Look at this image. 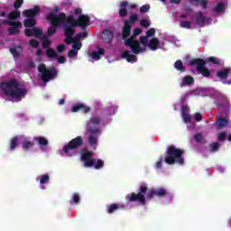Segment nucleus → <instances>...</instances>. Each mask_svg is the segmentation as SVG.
<instances>
[{
	"label": "nucleus",
	"mask_w": 231,
	"mask_h": 231,
	"mask_svg": "<svg viewBox=\"0 0 231 231\" xmlns=\"http://www.w3.org/2000/svg\"><path fill=\"white\" fill-rule=\"evenodd\" d=\"M0 89L5 97H11V98H24L28 93L26 88H21V84L16 79L1 82Z\"/></svg>",
	"instance_id": "f257e3e1"
},
{
	"label": "nucleus",
	"mask_w": 231,
	"mask_h": 231,
	"mask_svg": "<svg viewBox=\"0 0 231 231\" xmlns=\"http://www.w3.org/2000/svg\"><path fill=\"white\" fill-rule=\"evenodd\" d=\"M185 154V151L180 148H177L174 145H170L167 148L166 155L164 157V162L167 165H174L178 163V165H184L185 159L183 155Z\"/></svg>",
	"instance_id": "f03ea898"
},
{
	"label": "nucleus",
	"mask_w": 231,
	"mask_h": 231,
	"mask_svg": "<svg viewBox=\"0 0 231 231\" xmlns=\"http://www.w3.org/2000/svg\"><path fill=\"white\" fill-rule=\"evenodd\" d=\"M47 21L50 23L51 26L47 30L48 35H55L57 33V28L66 24L68 23V18H66V14L60 13L55 14L53 13L48 14L46 17Z\"/></svg>",
	"instance_id": "7ed1b4c3"
},
{
	"label": "nucleus",
	"mask_w": 231,
	"mask_h": 231,
	"mask_svg": "<svg viewBox=\"0 0 231 231\" xmlns=\"http://www.w3.org/2000/svg\"><path fill=\"white\" fill-rule=\"evenodd\" d=\"M149 191V188L145 185L140 186L138 192H132L125 196V199L127 203H139L142 207H145L147 205V199H145V195Z\"/></svg>",
	"instance_id": "20e7f679"
},
{
	"label": "nucleus",
	"mask_w": 231,
	"mask_h": 231,
	"mask_svg": "<svg viewBox=\"0 0 231 231\" xmlns=\"http://www.w3.org/2000/svg\"><path fill=\"white\" fill-rule=\"evenodd\" d=\"M82 145H84V138L80 135L77 136L63 146V152L65 156H76L77 152H75V151L80 149Z\"/></svg>",
	"instance_id": "39448f33"
},
{
	"label": "nucleus",
	"mask_w": 231,
	"mask_h": 231,
	"mask_svg": "<svg viewBox=\"0 0 231 231\" xmlns=\"http://www.w3.org/2000/svg\"><path fill=\"white\" fill-rule=\"evenodd\" d=\"M91 19L87 14H80L77 19L73 15L67 17V23L69 24L74 30L75 28H81V30H86L89 26Z\"/></svg>",
	"instance_id": "423d86ee"
},
{
	"label": "nucleus",
	"mask_w": 231,
	"mask_h": 231,
	"mask_svg": "<svg viewBox=\"0 0 231 231\" xmlns=\"http://www.w3.org/2000/svg\"><path fill=\"white\" fill-rule=\"evenodd\" d=\"M81 162H83L85 167H94L97 170L104 167V161L93 158L92 152H83L81 154Z\"/></svg>",
	"instance_id": "0eeeda50"
},
{
	"label": "nucleus",
	"mask_w": 231,
	"mask_h": 231,
	"mask_svg": "<svg viewBox=\"0 0 231 231\" xmlns=\"http://www.w3.org/2000/svg\"><path fill=\"white\" fill-rule=\"evenodd\" d=\"M38 71L39 73H42V82H45V84L50 82V80H53V79H56L57 75H59V71L55 67L46 69L44 63H41L38 66Z\"/></svg>",
	"instance_id": "6e6552de"
},
{
	"label": "nucleus",
	"mask_w": 231,
	"mask_h": 231,
	"mask_svg": "<svg viewBox=\"0 0 231 231\" xmlns=\"http://www.w3.org/2000/svg\"><path fill=\"white\" fill-rule=\"evenodd\" d=\"M125 46L130 48V50H132V53L134 55H138L142 53V51H145V50L140 45V42L136 40V35L134 33L130 38H126L125 40Z\"/></svg>",
	"instance_id": "1a4fd4ad"
},
{
	"label": "nucleus",
	"mask_w": 231,
	"mask_h": 231,
	"mask_svg": "<svg viewBox=\"0 0 231 231\" xmlns=\"http://www.w3.org/2000/svg\"><path fill=\"white\" fill-rule=\"evenodd\" d=\"M206 62L203 59H193L189 61V66L191 68H194V66H197V71L203 75V77L208 78L210 77V70L205 67Z\"/></svg>",
	"instance_id": "9d476101"
},
{
	"label": "nucleus",
	"mask_w": 231,
	"mask_h": 231,
	"mask_svg": "<svg viewBox=\"0 0 231 231\" xmlns=\"http://www.w3.org/2000/svg\"><path fill=\"white\" fill-rule=\"evenodd\" d=\"M5 24L11 26L7 29L9 35L17 37L21 33V28H23V23L19 21H5Z\"/></svg>",
	"instance_id": "9b49d317"
},
{
	"label": "nucleus",
	"mask_w": 231,
	"mask_h": 231,
	"mask_svg": "<svg viewBox=\"0 0 231 231\" xmlns=\"http://www.w3.org/2000/svg\"><path fill=\"white\" fill-rule=\"evenodd\" d=\"M51 35H44L42 37V45L43 50H47L46 51V55L49 59H57V52H55V51L51 48H50V46L51 45V42H50V37Z\"/></svg>",
	"instance_id": "f8f14e48"
},
{
	"label": "nucleus",
	"mask_w": 231,
	"mask_h": 231,
	"mask_svg": "<svg viewBox=\"0 0 231 231\" xmlns=\"http://www.w3.org/2000/svg\"><path fill=\"white\" fill-rule=\"evenodd\" d=\"M63 32L65 35L64 42H66V44H73L77 41L76 36L73 38V36L75 35V29L72 26L65 23L63 27Z\"/></svg>",
	"instance_id": "ddd939ff"
},
{
	"label": "nucleus",
	"mask_w": 231,
	"mask_h": 231,
	"mask_svg": "<svg viewBox=\"0 0 231 231\" xmlns=\"http://www.w3.org/2000/svg\"><path fill=\"white\" fill-rule=\"evenodd\" d=\"M87 133L90 134L88 137V143L90 147H97V143H98V134H100V128L87 127Z\"/></svg>",
	"instance_id": "4468645a"
},
{
	"label": "nucleus",
	"mask_w": 231,
	"mask_h": 231,
	"mask_svg": "<svg viewBox=\"0 0 231 231\" xmlns=\"http://www.w3.org/2000/svg\"><path fill=\"white\" fill-rule=\"evenodd\" d=\"M230 68H226L217 71V78L222 80V84L231 86V79L226 80V79H228V76L230 75Z\"/></svg>",
	"instance_id": "2eb2a0df"
},
{
	"label": "nucleus",
	"mask_w": 231,
	"mask_h": 231,
	"mask_svg": "<svg viewBox=\"0 0 231 231\" xmlns=\"http://www.w3.org/2000/svg\"><path fill=\"white\" fill-rule=\"evenodd\" d=\"M164 196H167V189L161 188V189H148L146 198L147 199H152V198H164Z\"/></svg>",
	"instance_id": "dca6fc26"
},
{
	"label": "nucleus",
	"mask_w": 231,
	"mask_h": 231,
	"mask_svg": "<svg viewBox=\"0 0 231 231\" xmlns=\"http://www.w3.org/2000/svg\"><path fill=\"white\" fill-rule=\"evenodd\" d=\"M132 30H133V24H130L127 20H124V27H123V31H122L123 41L129 39V35H131Z\"/></svg>",
	"instance_id": "f3484780"
},
{
	"label": "nucleus",
	"mask_w": 231,
	"mask_h": 231,
	"mask_svg": "<svg viewBox=\"0 0 231 231\" xmlns=\"http://www.w3.org/2000/svg\"><path fill=\"white\" fill-rule=\"evenodd\" d=\"M41 12V7L39 5H35L32 9H26L23 12L24 17H28V19H35L37 17V14Z\"/></svg>",
	"instance_id": "a211bd4d"
},
{
	"label": "nucleus",
	"mask_w": 231,
	"mask_h": 231,
	"mask_svg": "<svg viewBox=\"0 0 231 231\" xmlns=\"http://www.w3.org/2000/svg\"><path fill=\"white\" fill-rule=\"evenodd\" d=\"M72 113H79V111H82V113L88 114L91 111V107L86 106L84 103L76 104L71 108Z\"/></svg>",
	"instance_id": "6ab92c4d"
},
{
	"label": "nucleus",
	"mask_w": 231,
	"mask_h": 231,
	"mask_svg": "<svg viewBox=\"0 0 231 231\" xmlns=\"http://www.w3.org/2000/svg\"><path fill=\"white\" fill-rule=\"evenodd\" d=\"M102 124V117L100 116H93L87 124V127H90L91 129H98L97 126L93 125H100Z\"/></svg>",
	"instance_id": "aec40b11"
},
{
	"label": "nucleus",
	"mask_w": 231,
	"mask_h": 231,
	"mask_svg": "<svg viewBox=\"0 0 231 231\" xmlns=\"http://www.w3.org/2000/svg\"><path fill=\"white\" fill-rule=\"evenodd\" d=\"M216 106L217 109H225L230 106V102L226 97L222 96L216 101Z\"/></svg>",
	"instance_id": "412c9836"
},
{
	"label": "nucleus",
	"mask_w": 231,
	"mask_h": 231,
	"mask_svg": "<svg viewBox=\"0 0 231 231\" xmlns=\"http://www.w3.org/2000/svg\"><path fill=\"white\" fill-rule=\"evenodd\" d=\"M127 6H129V2L123 1L119 5V17L122 19L127 17Z\"/></svg>",
	"instance_id": "4be33fe9"
},
{
	"label": "nucleus",
	"mask_w": 231,
	"mask_h": 231,
	"mask_svg": "<svg viewBox=\"0 0 231 231\" xmlns=\"http://www.w3.org/2000/svg\"><path fill=\"white\" fill-rule=\"evenodd\" d=\"M101 38L104 41V42H106V43L113 42V32L109 29L105 30L101 33Z\"/></svg>",
	"instance_id": "5701e85b"
},
{
	"label": "nucleus",
	"mask_w": 231,
	"mask_h": 231,
	"mask_svg": "<svg viewBox=\"0 0 231 231\" xmlns=\"http://www.w3.org/2000/svg\"><path fill=\"white\" fill-rule=\"evenodd\" d=\"M121 57H122V59H125V60H127V62L133 63V62H136V60H138V59L136 58V55L129 53V51H124L121 53Z\"/></svg>",
	"instance_id": "b1692460"
},
{
	"label": "nucleus",
	"mask_w": 231,
	"mask_h": 231,
	"mask_svg": "<svg viewBox=\"0 0 231 231\" xmlns=\"http://www.w3.org/2000/svg\"><path fill=\"white\" fill-rule=\"evenodd\" d=\"M23 49L22 45H15L12 48H10V53L14 57L15 59L21 57V53H23Z\"/></svg>",
	"instance_id": "393cba45"
},
{
	"label": "nucleus",
	"mask_w": 231,
	"mask_h": 231,
	"mask_svg": "<svg viewBox=\"0 0 231 231\" xmlns=\"http://www.w3.org/2000/svg\"><path fill=\"white\" fill-rule=\"evenodd\" d=\"M217 129H225L228 125V119L225 117H218L215 123Z\"/></svg>",
	"instance_id": "a878e982"
},
{
	"label": "nucleus",
	"mask_w": 231,
	"mask_h": 231,
	"mask_svg": "<svg viewBox=\"0 0 231 231\" xmlns=\"http://www.w3.org/2000/svg\"><path fill=\"white\" fill-rule=\"evenodd\" d=\"M196 21H197V24L199 26H201V28L205 26V23H207V17L203 15V12L199 11L197 13Z\"/></svg>",
	"instance_id": "bb28decb"
},
{
	"label": "nucleus",
	"mask_w": 231,
	"mask_h": 231,
	"mask_svg": "<svg viewBox=\"0 0 231 231\" xmlns=\"http://www.w3.org/2000/svg\"><path fill=\"white\" fill-rule=\"evenodd\" d=\"M148 46L152 51H156L160 48V40L158 38H152L148 42Z\"/></svg>",
	"instance_id": "cd10ccee"
},
{
	"label": "nucleus",
	"mask_w": 231,
	"mask_h": 231,
	"mask_svg": "<svg viewBox=\"0 0 231 231\" xmlns=\"http://www.w3.org/2000/svg\"><path fill=\"white\" fill-rule=\"evenodd\" d=\"M7 17H8V20H5V21H17V19L21 17V11H19L18 9H15L14 11L9 13Z\"/></svg>",
	"instance_id": "c85d7f7f"
},
{
	"label": "nucleus",
	"mask_w": 231,
	"mask_h": 231,
	"mask_svg": "<svg viewBox=\"0 0 231 231\" xmlns=\"http://www.w3.org/2000/svg\"><path fill=\"white\" fill-rule=\"evenodd\" d=\"M34 142H37L38 144H40L42 147H46L50 142L48 141V139H46V137H42V136H35L33 137Z\"/></svg>",
	"instance_id": "c756f323"
},
{
	"label": "nucleus",
	"mask_w": 231,
	"mask_h": 231,
	"mask_svg": "<svg viewBox=\"0 0 231 231\" xmlns=\"http://www.w3.org/2000/svg\"><path fill=\"white\" fill-rule=\"evenodd\" d=\"M116 210H120V204L113 203L106 206L107 214H115Z\"/></svg>",
	"instance_id": "7c9ffc66"
},
{
	"label": "nucleus",
	"mask_w": 231,
	"mask_h": 231,
	"mask_svg": "<svg viewBox=\"0 0 231 231\" xmlns=\"http://www.w3.org/2000/svg\"><path fill=\"white\" fill-rule=\"evenodd\" d=\"M34 145L35 143L30 141L29 139H24L22 143L23 151H30V149L33 148Z\"/></svg>",
	"instance_id": "2f4dec72"
},
{
	"label": "nucleus",
	"mask_w": 231,
	"mask_h": 231,
	"mask_svg": "<svg viewBox=\"0 0 231 231\" xmlns=\"http://www.w3.org/2000/svg\"><path fill=\"white\" fill-rule=\"evenodd\" d=\"M37 24V21L33 18H27L23 21V26L25 28H33Z\"/></svg>",
	"instance_id": "473e14b6"
},
{
	"label": "nucleus",
	"mask_w": 231,
	"mask_h": 231,
	"mask_svg": "<svg viewBox=\"0 0 231 231\" xmlns=\"http://www.w3.org/2000/svg\"><path fill=\"white\" fill-rule=\"evenodd\" d=\"M174 68L177 69V71H180V73H185L186 71L185 66H183V61H181V60H178L174 63Z\"/></svg>",
	"instance_id": "72a5a7b5"
},
{
	"label": "nucleus",
	"mask_w": 231,
	"mask_h": 231,
	"mask_svg": "<svg viewBox=\"0 0 231 231\" xmlns=\"http://www.w3.org/2000/svg\"><path fill=\"white\" fill-rule=\"evenodd\" d=\"M104 53H106L104 49H99L97 52H91L90 56L92 57L93 60H100V55H104Z\"/></svg>",
	"instance_id": "f704fd0d"
},
{
	"label": "nucleus",
	"mask_w": 231,
	"mask_h": 231,
	"mask_svg": "<svg viewBox=\"0 0 231 231\" xmlns=\"http://www.w3.org/2000/svg\"><path fill=\"white\" fill-rule=\"evenodd\" d=\"M213 12H215V14H221L225 12V4L223 2L218 3L217 6L213 8Z\"/></svg>",
	"instance_id": "c9c22d12"
},
{
	"label": "nucleus",
	"mask_w": 231,
	"mask_h": 231,
	"mask_svg": "<svg viewBox=\"0 0 231 231\" xmlns=\"http://www.w3.org/2000/svg\"><path fill=\"white\" fill-rule=\"evenodd\" d=\"M18 143H19V137L17 136L13 137L10 142V151H15Z\"/></svg>",
	"instance_id": "e433bc0d"
},
{
	"label": "nucleus",
	"mask_w": 231,
	"mask_h": 231,
	"mask_svg": "<svg viewBox=\"0 0 231 231\" xmlns=\"http://www.w3.org/2000/svg\"><path fill=\"white\" fill-rule=\"evenodd\" d=\"M219 147H221V144H219V143H212L209 144V151L210 152H217V151H219Z\"/></svg>",
	"instance_id": "4c0bfd02"
},
{
	"label": "nucleus",
	"mask_w": 231,
	"mask_h": 231,
	"mask_svg": "<svg viewBox=\"0 0 231 231\" xmlns=\"http://www.w3.org/2000/svg\"><path fill=\"white\" fill-rule=\"evenodd\" d=\"M180 28H186L187 30H192V23H190V21H180Z\"/></svg>",
	"instance_id": "58836bf2"
},
{
	"label": "nucleus",
	"mask_w": 231,
	"mask_h": 231,
	"mask_svg": "<svg viewBox=\"0 0 231 231\" xmlns=\"http://www.w3.org/2000/svg\"><path fill=\"white\" fill-rule=\"evenodd\" d=\"M183 84L185 86H191V84H194V78L191 76H185L183 78Z\"/></svg>",
	"instance_id": "ea45409f"
},
{
	"label": "nucleus",
	"mask_w": 231,
	"mask_h": 231,
	"mask_svg": "<svg viewBox=\"0 0 231 231\" xmlns=\"http://www.w3.org/2000/svg\"><path fill=\"white\" fill-rule=\"evenodd\" d=\"M50 182V175L48 174H43L40 176V183L41 185H46V183Z\"/></svg>",
	"instance_id": "a19ab883"
},
{
	"label": "nucleus",
	"mask_w": 231,
	"mask_h": 231,
	"mask_svg": "<svg viewBox=\"0 0 231 231\" xmlns=\"http://www.w3.org/2000/svg\"><path fill=\"white\" fill-rule=\"evenodd\" d=\"M70 205H74V203L77 205L80 203V195L79 193H74L72 199L69 200Z\"/></svg>",
	"instance_id": "79ce46f5"
},
{
	"label": "nucleus",
	"mask_w": 231,
	"mask_h": 231,
	"mask_svg": "<svg viewBox=\"0 0 231 231\" xmlns=\"http://www.w3.org/2000/svg\"><path fill=\"white\" fill-rule=\"evenodd\" d=\"M194 140L198 143H203V141L205 140V136H203V134L201 133H198L194 135Z\"/></svg>",
	"instance_id": "37998d69"
},
{
	"label": "nucleus",
	"mask_w": 231,
	"mask_h": 231,
	"mask_svg": "<svg viewBox=\"0 0 231 231\" xmlns=\"http://www.w3.org/2000/svg\"><path fill=\"white\" fill-rule=\"evenodd\" d=\"M140 25L143 28H149V26H151V22H149V19L143 18V19L140 20Z\"/></svg>",
	"instance_id": "c03bdc74"
},
{
	"label": "nucleus",
	"mask_w": 231,
	"mask_h": 231,
	"mask_svg": "<svg viewBox=\"0 0 231 231\" xmlns=\"http://www.w3.org/2000/svg\"><path fill=\"white\" fill-rule=\"evenodd\" d=\"M72 48L74 51H79V50H80L82 48V42H79V40H76L72 43Z\"/></svg>",
	"instance_id": "a18cd8bd"
},
{
	"label": "nucleus",
	"mask_w": 231,
	"mask_h": 231,
	"mask_svg": "<svg viewBox=\"0 0 231 231\" xmlns=\"http://www.w3.org/2000/svg\"><path fill=\"white\" fill-rule=\"evenodd\" d=\"M137 21H138V14H133L132 15H130L129 20H127L129 24H134V23H136Z\"/></svg>",
	"instance_id": "49530a36"
},
{
	"label": "nucleus",
	"mask_w": 231,
	"mask_h": 231,
	"mask_svg": "<svg viewBox=\"0 0 231 231\" xmlns=\"http://www.w3.org/2000/svg\"><path fill=\"white\" fill-rule=\"evenodd\" d=\"M75 37H76V41H80V39H86V37H88V31L77 33Z\"/></svg>",
	"instance_id": "de8ad7c7"
},
{
	"label": "nucleus",
	"mask_w": 231,
	"mask_h": 231,
	"mask_svg": "<svg viewBox=\"0 0 231 231\" xmlns=\"http://www.w3.org/2000/svg\"><path fill=\"white\" fill-rule=\"evenodd\" d=\"M140 43L143 44V46H149V36H141Z\"/></svg>",
	"instance_id": "09e8293b"
},
{
	"label": "nucleus",
	"mask_w": 231,
	"mask_h": 231,
	"mask_svg": "<svg viewBox=\"0 0 231 231\" xmlns=\"http://www.w3.org/2000/svg\"><path fill=\"white\" fill-rule=\"evenodd\" d=\"M32 33L35 34V37H42V29L33 27Z\"/></svg>",
	"instance_id": "8fccbe9b"
},
{
	"label": "nucleus",
	"mask_w": 231,
	"mask_h": 231,
	"mask_svg": "<svg viewBox=\"0 0 231 231\" xmlns=\"http://www.w3.org/2000/svg\"><path fill=\"white\" fill-rule=\"evenodd\" d=\"M23 3H24V0H15L14 3V10H19V8L23 6Z\"/></svg>",
	"instance_id": "3c124183"
},
{
	"label": "nucleus",
	"mask_w": 231,
	"mask_h": 231,
	"mask_svg": "<svg viewBox=\"0 0 231 231\" xmlns=\"http://www.w3.org/2000/svg\"><path fill=\"white\" fill-rule=\"evenodd\" d=\"M149 10H151V5H142L140 8L141 14H147V12H149Z\"/></svg>",
	"instance_id": "603ef678"
},
{
	"label": "nucleus",
	"mask_w": 231,
	"mask_h": 231,
	"mask_svg": "<svg viewBox=\"0 0 231 231\" xmlns=\"http://www.w3.org/2000/svg\"><path fill=\"white\" fill-rule=\"evenodd\" d=\"M182 117H183L185 124H189V122H191V120H192V118L190 117V115H189L187 113H183Z\"/></svg>",
	"instance_id": "864d4df0"
},
{
	"label": "nucleus",
	"mask_w": 231,
	"mask_h": 231,
	"mask_svg": "<svg viewBox=\"0 0 231 231\" xmlns=\"http://www.w3.org/2000/svg\"><path fill=\"white\" fill-rule=\"evenodd\" d=\"M30 46H32V48L37 49L39 48V42L35 39H32L29 42Z\"/></svg>",
	"instance_id": "5fc2aeb1"
},
{
	"label": "nucleus",
	"mask_w": 231,
	"mask_h": 231,
	"mask_svg": "<svg viewBox=\"0 0 231 231\" xmlns=\"http://www.w3.org/2000/svg\"><path fill=\"white\" fill-rule=\"evenodd\" d=\"M154 35H156V29H154V28H151L150 30H148L146 32L147 37H154Z\"/></svg>",
	"instance_id": "6e6d98bb"
},
{
	"label": "nucleus",
	"mask_w": 231,
	"mask_h": 231,
	"mask_svg": "<svg viewBox=\"0 0 231 231\" xmlns=\"http://www.w3.org/2000/svg\"><path fill=\"white\" fill-rule=\"evenodd\" d=\"M77 55H79V51L73 50H69L68 52V57H69L70 59H73V57H77Z\"/></svg>",
	"instance_id": "4d7b16f0"
},
{
	"label": "nucleus",
	"mask_w": 231,
	"mask_h": 231,
	"mask_svg": "<svg viewBox=\"0 0 231 231\" xmlns=\"http://www.w3.org/2000/svg\"><path fill=\"white\" fill-rule=\"evenodd\" d=\"M194 120L195 122H201L203 120V115L201 113H195Z\"/></svg>",
	"instance_id": "13d9d810"
},
{
	"label": "nucleus",
	"mask_w": 231,
	"mask_h": 231,
	"mask_svg": "<svg viewBox=\"0 0 231 231\" xmlns=\"http://www.w3.org/2000/svg\"><path fill=\"white\" fill-rule=\"evenodd\" d=\"M217 140H218V142H225V140H226V134L224 132H221L218 134Z\"/></svg>",
	"instance_id": "bf43d9fd"
},
{
	"label": "nucleus",
	"mask_w": 231,
	"mask_h": 231,
	"mask_svg": "<svg viewBox=\"0 0 231 231\" xmlns=\"http://www.w3.org/2000/svg\"><path fill=\"white\" fill-rule=\"evenodd\" d=\"M200 1V6L202 10H207L208 8V2L207 0H199Z\"/></svg>",
	"instance_id": "052dcab7"
},
{
	"label": "nucleus",
	"mask_w": 231,
	"mask_h": 231,
	"mask_svg": "<svg viewBox=\"0 0 231 231\" xmlns=\"http://www.w3.org/2000/svg\"><path fill=\"white\" fill-rule=\"evenodd\" d=\"M56 59L58 60L59 64H65L66 63V58L64 56H59L57 54Z\"/></svg>",
	"instance_id": "680f3d73"
},
{
	"label": "nucleus",
	"mask_w": 231,
	"mask_h": 231,
	"mask_svg": "<svg viewBox=\"0 0 231 231\" xmlns=\"http://www.w3.org/2000/svg\"><path fill=\"white\" fill-rule=\"evenodd\" d=\"M133 33L135 36L142 35V29L136 27L134 29Z\"/></svg>",
	"instance_id": "e2e57ef3"
},
{
	"label": "nucleus",
	"mask_w": 231,
	"mask_h": 231,
	"mask_svg": "<svg viewBox=\"0 0 231 231\" xmlns=\"http://www.w3.org/2000/svg\"><path fill=\"white\" fill-rule=\"evenodd\" d=\"M57 50L59 51V53H62V51H64V50H66V45L64 44H59L57 46Z\"/></svg>",
	"instance_id": "0e129e2a"
},
{
	"label": "nucleus",
	"mask_w": 231,
	"mask_h": 231,
	"mask_svg": "<svg viewBox=\"0 0 231 231\" xmlns=\"http://www.w3.org/2000/svg\"><path fill=\"white\" fill-rule=\"evenodd\" d=\"M208 61L211 62L212 64H217V65L219 64V60L214 57H209Z\"/></svg>",
	"instance_id": "69168bd1"
},
{
	"label": "nucleus",
	"mask_w": 231,
	"mask_h": 231,
	"mask_svg": "<svg viewBox=\"0 0 231 231\" xmlns=\"http://www.w3.org/2000/svg\"><path fill=\"white\" fill-rule=\"evenodd\" d=\"M26 37H32L33 35V29H25Z\"/></svg>",
	"instance_id": "338daca9"
},
{
	"label": "nucleus",
	"mask_w": 231,
	"mask_h": 231,
	"mask_svg": "<svg viewBox=\"0 0 231 231\" xmlns=\"http://www.w3.org/2000/svg\"><path fill=\"white\" fill-rule=\"evenodd\" d=\"M162 163H163V159H160V160L156 162V164H155V169H162Z\"/></svg>",
	"instance_id": "774afa93"
}]
</instances>
